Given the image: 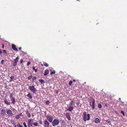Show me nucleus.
<instances>
[{
    "mask_svg": "<svg viewBox=\"0 0 127 127\" xmlns=\"http://www.w3.org/2000/svg\"><path fill=\"white\" fill-rule=\"evenodd\" d=\"M83 120L84 121H86L87 120L88 121L90 119V115L88 114L87 115L86 113L85 112H84L83 113Z\"/></svg>",
    "mask_w": 127,
    "mask_h": 127,
    "instance_id": "1",
    "label": "nucleus"
},
{
    "mask_svg": "<svg viewBox=\"0 0 127 127\" xmlns=\"http://www.w3.org/2000/svg\"><path fill=\"white\" fill-rule=\"evenodd\" d=\"M28 89L33 93H35L36 91V89L33 86H29Z\"/></svg>",
    "mask_w": 127,
    "mask_h": 127,
    "instance_id": "2",
    "label": "nucleus"
},
{
    "mask_svg": "<svg viewBox=\"0 0 127 127\" xmlns=\"http://www.w3.org/2000/svg\"><path fill=\"white\" fill-rule=\"evenodd\" d=\"M59 123V121L57 119H54L52 122V125L54 127H55L56 125H58Z\"/></svg>",
    "mask_w": 127,
    "mask_h": 127,
    "instance_id": "3",
    "label": "nucleus"
},
{
    "mask_svg": "<svg viewBox=\"0 0 127 127\" xmlns=\"http://www.w3.org/2000/svg\"><path fill=\"white\" fill-rule=\"evenodd\" d=\"M33 120L32 119H29L28 120V126L29 127H30L32 126L33 124Z\"/></svg>",
    "mask_w": 127,
    "mask_h": 127,
    "instance_id": "4",
    "label": "nucleus"
},
{
    "mask_svg": "<svg viewBox=\"0 0 127 127\" xmlns=\"http://www.w3.org/2000/svg\"><path fill=\"white\" fill-rule=\"evenodd\" d=\"M6 112L9 116H13V114L10 110L8 109L7 110Z\"/></svg>",
    "mask_w": 127,
    "mask_h": 127,
    "instance_id": "5",
    "label": "nucleus"
},
{
    "mask_svg": "<svg viewBox=\"0 0 127 127\" xmlns=\"http://www.w3.org/2000/svg\"><path fill=\"white\" fill-rule=\"evenodd\" d=\"M6 114V110L4 109H2L0 112V115L2 117L4 116Z\"/></svg>",
    "mask_w": 127,
    "mask_h": 127,
    "instance_id": "6",
    "label": "nucleus"
},
{
    "mask_svg": "<svg viewBox=\"0 0 127 127\" xmlns=\"http://www.w3.org/2000/svg\"><path fill=\"white\" fill-rule=\"evenodd\" d=\"M47 119L50 122H52L53 121L52 117L50 116H48L47 117Z\"/></svg>",
    "mask_w": 127,
    "mask_h": 127,
    "instance_id": "7",
    "label": "nucleus"
},
{
    "mask_svg": "<svg viewBox=\"0 0 127 127\" xmlns=\"http://www.w3.org/2000/svg\"><path fill=\"white\" fill-rule=\"evenodd\" d=\"M49 123L47 120H46L44 122V125L45 127H49Z\"/></svg>",
    "mask_w": 127,
    "mask_h": 127,
    "instance_id": "8",
    "label": "nucleus"
},
{
    "mask_svg": "<svg viewBox=\"0 0 127 127\" xmlns=\"http://www.w3.org/2000/svg\"><path fill=\"white\" fill-rule=\"evenodd\" d=\"M91 101H92V108L93 109H94L95 108V100L94 99H93L91 100Z\"/></svg>",
    "mask_w": 127,
    "mask_h": 127,
    "instance_id": "9",
    "label": "nucleus"
},
{
    "mask_svg": "<svg viewBox=\"0 0 127 127\" xmlns=\"http://www.w3.org/2000/svg\"><path fill=\"white\" fill-rule=\"evenodd\" d=\"M66 117L68 120H70L71 119V117L70 116V113H67L66 114Z\"/></svg>",
    "mask_w": 127,
    "mask_h": 127,
    "instance_id": "10",
    "label": "nucleus"
},
{
    "mask_svg": "<svg viewBox=\"0 0 127 127\" xmlns=\"http://www.w3.org/2000/svg\"><path fill=\"white\" fill-rule=\"evenodd\" d=\"M12 49L14 50L15 51H17L18 49H17L16 47V46L14 44H12Z\"/></svg>",
    "mask_w": 127,
    "mask_h": 127,
    "instance_id": "11",
    "label": "nucleus"
},
{
    "mask_svg": "<svg viewBox=\"0 0 127 127\" xmlns=\"http://www.w3.org/2000/svg\"><path fill=\"white\" fill-rule=\"evenodd\" d=\"M10 100L11 101L12 103L13 104H15V98L13 97L12 98H10Z\"/></svg>",
    "mask_w": 127,
    "mask_h": 127,
    "instance_id": "12",
    "label": "nucleus"
},
{
    "mask_svg": "<svg viewBox=\"0 0 127 127\" xmlns=\"http://www.w3.org/2000/svg\"><path fill=\"white\" fill-rule=\"evenodd\" d=\"M94 121L95 123H97L100 122V121L98 118H96L95 119Z\"/></svg>",
    "mask_w": 127,
    "mask_h": 127,
    "instance_id": "13",
    "label": "nucleus"
},
{
    "mask_svg": "<svg viewBox=\"0 0 127 127\" xmlns=\"http://www.w3.org/2000/svg\"><path fill=\"white\" fill-rule=\"evenodd\" d=\"M49 73V71L48 70H46L45 71L44 75L46 76Z\"/></svg>",
    "mask_w": 127,
    "mask_h": 127,
    "instance_id": "14",
    "label": "nucleus"
},
{
    "mask_svg": "<svg viewBox=\"0 0 127 127\" xmlns=\"http://www.w3.org/2000/svg\"><path fill=\"white\" fill-rule=\"evenodd\" d=\"M39 81L41 84H43L45 83V81L43 79H39Z\"/></svg>",
    "mask_w": 127,
    "mask_h": 127,
    "instance_id": "15",
    "label": "nucleus"
},
{
    "mask_svg": "<svg viewBox=\"0 0 127 127\" xmlns=\"http://www.w3.org/2000/svg\"><path fill=\"white\" fill-rule=\"evenodd\" d=\"M4 102L6 104H7L8 105H9L10 104V103L7 101L6 99H4Z\"/></svg>",
    "mask_w": 127,
    "mask_h": 127,
    "instance_id": "16",
    "label": "nucleus"
},
{
    "mask_svg": "<svg viewBox=\"0 0 127 127\" xmlns=\"http://www.w3.org/2000/svg\"><path fill=\"white\" fill-rule=\"evenodd\" d=\"M73 107L72 106L70 107L67 109V110L69 111H71L73 109Z\"/></svg>",
    "mask_w": 127,
    "mask_h": 127,
    "instance_id": "17",
    "label": "nucleus"
},
{
    "mask_svg": "<svg viewBox=\"0 0 127 127\" xmlns=\"http://www.w3.org/2000/svg\"><path fill=\"white\" fill-rule=\"evenodd\" d=\"M27 96L28 97H29L30 99H31L32 98V96L31 95L30 93H29L27 95Z\"/></svg>",
    "mask_w": 127,
    "mask_h": 127,
    "instance_id": "18",
    "label": "nucleus"
},
{
    "mask_svg": "<svg viewBox=\"0 0 127 127\" xmlns=\"http://www.w3.org/2000/svg\"><path fill=\"white\" fill-rule=\"evenodd\" d=\"M15 77L14 76H11L10 77V80H9V82H11V81L13 80V79Z\"/></svg>",
    "mask_w": 127,
    "mask_h": 127,
    "instance_id": "19",
    "label": "nucleus"
},
{
    "mask_svg": "<svg viewBox=\"0 0 127 127\" xmlns=\"http://www.w3.org/2000/svg\"><path fill=\"white\" fill-rule=\"evenodd\" d=\"M19 57H17L14 60V62L16 63H17L18 62V61Z\"/></svg>",
    "mask_w": 127,
    "mask_h": 127,
    "instance_id": "20",
    "label": "nucleus"
},
{
    "mask_svg": "<svg viewBox=\"0 0 127 127\" xmlns=\"http://www.w3.org/2000/svg\"><path fill=\"white\" fill-rule=\"evenodd\" d=\"M43 65L44 66L47 67L48 66V64L46 62H44L43 63Z\"/></svg>",
    "mask_w": 127,
    "mask_h": 127,
    "instance_id": "21",
    "label": "nucleus"
},
{
    "mask_svg": "<svg viewBox=\"0 0 127 127\" xmlns=\"http://www.w3.org/2000/svg\"><path fill=\"white\" fill-rule=\"evenodd\" d=\"M106 121L107 123H109V124H111V122L110 121V120H106Z\"/></svg>",
    "mask_w": 127,
    "mask_h": 127,
    "instance_id": "22",
    "label": "nucleus"
},
{
    "mask_svg": "<svg viewBox=\"0 0 127 127\" xmlns=\"http://www.w3.org/2000/svg\"><path fill=\"white\" fill-rule=\"evenodd\" d=\"M102 106L101 105L100 103L98 104V107L99 108H102Z\"/></svg>",
    "mask_w": 127,
    "mask_h": 127,
    "instance_id": "23",
    "label": "nucleus"
},
{
    "mask_svg": "<svg viewBox=\"0 0 127 127\" xmlns=\"http://www.w3.org/2000/svg\"><path fill=\"white\" fill-rule=\"evenodd\" d=\"M19 115H17L16 116L15 118L17 119H19Z\"/></svg>",
    "mask_w": 127,
    "mask_h": 127,
    "instance_id": "24",
    "label": "nucleus"
},
{
    "mask_svg": "<svg viewBox=\"0 0 127 127\" xmlns=\"http://www.w3.org/2000/svg\"><path fill=\"white\" fill-rule=\"evenodd\" d=\"M33 69L34 70V71L36 72L38 71V69H35L34 66L33 67Z\"/></svg>",
    "mask_w": 127,
    "mask_h": 127,
    "instance_id": "25",
    "label": "nucleus"
},
{
    "mask_svg": "<svg viewBox=\"0 0 127 127\" xmlns=\"http://www.w3.org/2000/svg\"><path fill=\"white\" fill-rule=\"evenodd\" d=\"M10 98L13 97H12V95H13V93H10Z\"/></svg>",
    "mask_w": 127,
    "mask_h": 127,
    "instance_id": "26",
    "label": "nucleus"
},
{
    "mask_svg": "<svg viewBox=\"0 0 127 127\" xmlns=\"http://www.w3.org/2000/svg\"><path fill=\"white\" fill-rule=\"evenodd\" d=\"M17 63H16L15 62H14L13 64V66H16L17 65Z\"/></svg>",
    "mask_w": 127,
    "mask_h": 127,
    "instance_id": "27",
    "label": "nucleus"
},
{
    "mask_svg": "<svg viewBox=\"0 0 127 127\" xmlns=\"http://www.w3.org/2000/svg\"><path fill=\"white\" fill-rule=\"evenodd\" d=\"M23 125L25 127H27V126L26 125V123L25 122H24L23 123Z\"/></svg>",
    "mask_w": 127,
    "mask_h": 127,
    "instance_id": "28",
    "label": "nucleus"
},
{
    "mask_svg": "<svg viewBox=\"0 0 127 127\" xmlns=\"http://www.w3.org/2000/svg\"><path fill=\"white\" fill-rule=\"evenodd\" d=\"M33 125L35 126H37L38 125V123L37 122L34 123L33 124Z\"/></svg>",
    "mask_w": 127,
    "mask_h": 127,
    "instance_id": "29",
    "label": "nucleus"
},
{
    "mask_svg": "<svg viewBox=\"0 0 127 127\" xmlns=\"http://www.w3.org/2000/svg\"><path fill=\"white\" fill-rule=\"evenodd\" d=\"M17 126L18 127H23L22 126L20 125L19 123L17 124Z\"/></svg>",
    "mask_w": 127,
    "mask_h": 127,
    "instance_id": "30",
    "label": "nucleus"
},
{
    "mask_svg": "<svg viewBox=\"0 0 127 127\" xmlns=\"http://www.w3.org/2000/svg\"><path fill=\"white\" fill-rule=\"evenodd\" d=\"M72 81H70L69 82V84L70 86H71L72 84Z\"/></svg>",
    "mask_w": 127,
    "mask_h": 127,
    "instance_id": "31",
    "label": "nucleus"
},
{
    "mask_svg": "<svg viewBox=\"0 0 127 127\" xmlns=\"http://www.w3.org/2000/svg\"><path fill=\"white\" fill-rule=\"evenodd\" d=\"M27 115L28 117L30 118L31 116V115L29 113H27Z\"/></svg>",
    "mask_w": 127,
    "mask_h": 127,
    "instance_id": "32",
    "label": "nucleus"
},
{
    "mask_svg": "<svg viewBox=\"0 0 127 127\" xmlns=\"http://www.w3.org/2000/svg\"><path fill=\"white\" fill-rule=\"evenodd\" d=\"M73 101L72 100H71L70 104V105L71 106H72L73 103Z\"/></svg>",
    "mask_w": 127,
    "mask_h": 127,
    "instance_id": "33",
    "label": "nucleus"
},
{
    "mask_svg": "<svg viewBox=\"0 0 127 127\" xmlns=\"http://www.w3.org/2000/svg\"><path fill=\"white\" fill-rule=\"evenodd\" d=\"M32 75L29 76L28 77V79L29 80H30L32 78Z\"/></svg>",
    "mask_w": 127,
    "mask_h": 127,
    "instance_id": "34",
    "label": "nucleus"
},
{
    "mask_svg": "<svg viewBox=\"0 0 127 127\" xmlns=\"http://www.w3.org/2000/svg\"><path fill=\"white\" fill-rule=\"evenodd\" d=\"M55 72L54 71H52L51 73H50V74L51 75H52L53 74H55Z\"/></svg>",
    "mask_w": 127,
    "mask_h": 127,
    "instance_id": "35",
    "label": "nucleus"
},
{
    "mask_svg": "<svg viewBox=\"0 0 127 127\" xmlns=\"http://www.w3.org/2000/svg\"><path fill=\"white\" fill-rule=\"evenodd\" d=\"M4 60H2L1 61V64H3L4 62Z\"/></svg>",
    "mask_w": 127,
    "mask_h": 127,
    "instance_id": "36",
    "label": "nucleus"
},
{
    "mask_svg": "<svg viewBox=\"0 0 127 127\" xmlns=\"http://www.w3.org/2000/svg\"><path fill=\"white\" fill-rule=\"evenodd\" d=\"M23 61V60L22 59H21L20 60V64H21L22 63Z\"/></svg>",
    "mask_w": 127,
    "mask_h": 127,
    "instance_id": "37",
    "label": "nucleus"
},
{
    "mask_svg": "<svg viewBox=\"0 0 127 127\" xmlns=\"http://www.w3.org/2000/svg\"><path fill=\"white\" fill-rule=\"evenodd\" d=\"M45 103L47 104H49L50 103V101L49 100H47L45 102Z\"/></svg>",
    "mask_w": 127,
    "mask_h": 127,
    "instance_id": "38",
    "label": "nucleus"
},
{
    "mask_svg": "<svg viewBox=\"0 0 127 127\" xmlns=\"http://www.w3.org/2000/svg\"><path fill=\"white\" fill-rule=\"evenodd\" d=\"M121 113L123 114V115L124 116H125V113L124 112L122 111L121 112Z\"/></svg>",
    "mask_w": 127,
    "mask_h": 127,
    "instance_id": "39",
    "label": "nucleus"
},
{
    "mask_svg": "<svg viewBox=\"0 0 127 127\" xmlns=\"http://www.w3.org/2000/svg\"><path fill=\"white\" fill-rule=\"evenodd\" d=\"M30 63H31V62H30L29 61V62H28L27 63V65L28 66L30 64Z\"/></svg>",
    "mask_w": 127,
    "mask_h": 127,
    "instance_id": "40",
    "label": "nucleus"
},
{
    "mask_svg": "<svg viewBox=\"0 0 127 127\" xmlns=\"http://www.w3.org/2000/svg\"><path fill=\"white\" fill-rule=\"evenodd\" d=\"M36 77H34L32 79L33 81L34 80L36 79Z\"/></svg>",
    "mask_w": 127,
    "mask_h": 127,
    "instance_id": "41",
    "label": "nucleus"
},
{
    "mask_svg": "<svg viewBox=\"0 0 127 127\" xmlns=\"http://www.w3.org/2000/svg\"><path fill=\"white\" fill-rule=\"evenodd\" d=\"M3 52H4V54H6V50H3Z\"/></svg>",
    "mask_w": 127,
    "mask_h": 127,
    "instance_id": "42",
    "label": "nucleus"
},
{
    "mask_svg": "<svg viewBox=\"0 0 127 127\" xmlns=\"http://www.w3.org/2000/svg\"><path fill=\"white\" fill-rule=\"evenodd\" d=\"M39 123L40 124H42V121L41 120L40 121H39Z\"/></svg>",
    "mask_w": 127,
    "mask_h": 127,
    "instance_id": "43",
    "label": "nucleus"
},
{
    "mask_svg": "<svg viewBox=\"0 0 127 127\" xmlns=\"http://www.w3.org/2000/svg\"><path fill=\"white\" fill-rule=\"evenodd\" d=\"M2 53V51L0 49V55H1Z\"/></svg>",
    "mask_w": 127,
    "mask_h": 127,
    "instance_id": "44",
    "label": "nucleus"
},
{
    "mask_svg": "<svg viewBox=\"0 0 127 127\" xmlns=\"http://www.w3.org/2000/svg\"><path fill=\"white\" fill-rule=\"evenodd\" d=\"M79 102H76V104L77 105H78L79 104Z\"/></svg>",
    "mask_w": 127,
    "mask_h": 127,
    "instance_id": "45",
    "label": "nucleus"
},
{
    "mask_svg": "<svg viewBox=\"0 0 127 127\" xmlns=\"http://www.w3.org/2000/svg\"><path fill=\"white\" fill-rule=\"evenodd\" d=\"M13 124V125H14V127H15V126H16V124L15 123H14Z\"/></svg>",
    "mask_w": 127,
    "mask_h": 127,
    "instance_id": "46",
    "label": "nucleus"
},
{
    "mask_svg": "<svg viewBox=\"0 0 127 127\" xmlns=\"http://www.w3.org/2000/svg\"><path fill=\"white\" fill-rule=\"evenodd\" d=\"M2 47L3 48H4V45L3 44H2Z\"/></svg>",
    "mask_w": 127,
    "mask_h": 127,
    "instance_id": "47",
    "label": "nucleus"
},
{
    "mask_svg": "<svg viewBox=\"0 0 127 127\" xmlns=\"http://www.w3.org/2000/svg\"><path fill=\"white\" fill-rule=\"evenodd\" d=\"M73 82H75V80L74 79H73L72 81Z\"/></svg>",
    "mask_w": 127,
    "mask_h": 127,
    "instance_id": "48",
    "label": "nucleus"
},
{
    "mask_svg": "<svg viewBox=\"0 0 127 127\" xmlns=\"http://www.w3.org/2000/svg\"><path fill=\"white\" fill-rule=\"evenodd\" d=\"M49 71H50L51 72L52 71V70L51 69H50Z\"/></svg>",
    "mask_w": 127,
    "mask_h": 127,
    "instance_id": "49",
    "label": "nucleus"
},
{
    "mask_svg": "<svg viewBox=\"0 0 127 127\" xmlns=\"http://www.w3.org/2000/svg\"><path fill=\"white\" fill-rule=\"evenodd\" d=\"M21 47H19V50H20V49H21Z\"/></svg>",
    "mask_w": 127,
    "mask_h": 127,
    "instance_id": "50",
    "label": "nucleus"
},
{
    "mask_svg": "<svg viewBox=\"0 0 127 127\" xmlns=\"http://www.w3.org/2000/svg\"><path fill=\"white\" fill-rule=\"evenodd\" d=\"M90 106H92V105H91V102H90Z\"/></svg>",
    "mask_w": 127,
    "mask_h": 127,
    "instance_id": "51",
    "label": "nucleus"
},
{
    "mask_svg": "<svg viewBox=\"0 0 127 127\" xmlns=\"http://www.w3.org/2000/svg\"><path fill=\"white\" fill-rule=\"evenodd\" d=\"M41 65L42 66H43V65H43V64H41Z\"/></svg>",
    "mask_w": 127,
    "mask_h": 127,
    "instance_id": "52",
    "label": "nucleus"
},
{
    "mask_svg": "<svg viewBox=\"0 0 127 127\" xmlns=\"http://www.w3.org/2000/svg\"><path fill=\"white\" fill-rule=\"evenodd\" d=\"M58 92L57 91V93H58Z\"/></svg>",
    "mask_w": 127,
    "mask_h": 127,
    "instance_id": "53",
    "label": "nucleus"
},
{
    "mask_svg": "<svg viewBox=\"0 0 127 127\" xmlns=\"http://www.w3.org/2000/svg\"><path fill=\"white\" fill-rule=\"evenodd\" d=\"M14 127H16V126Z\"/></svg>",
    "mask_w": 127,
    "mask_h": 127,
    "instance_id": "54",
    "label": "nucleus"
}]
</instances>
